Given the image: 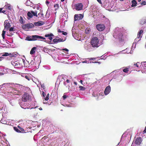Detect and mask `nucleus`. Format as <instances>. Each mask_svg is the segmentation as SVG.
<instances>
[{"instance_id":"nucleus-44","label":"nucleus","mask_w":146,"mask_h":146,"mask_svg":"<svg viewBox=\"0 0 146 146\" xmlns=\"http://www.w3.org/2000/svg\"><path fill=\"white\" fill-rule=\"evenodd\" d=\"M80 90H81L84 91L85 90V88L81 86L79 87Z\"/></svg>"},{"instance_id":"nucleus-53","label":"nucleus","mask_w":146,"mask_h":146,"mask_svg":"<svg viewBox=\"0 0 146 146\" xmlns=\"http://www.w3.org/2000/svg\"><path fill=\"white\" fill-rule=\"evenodd\" d=\"M1 12L7 15L8 14V12H6L5 11V10L2 11Z\"/></svg>"},{"instance_id":"nucleus-28","label":"nucleus","mask_w":146,"mask_h":146,"mask_svg":"<svg viewBox=\"0 0 146 146\" xmlns=\"http://www.w3.org/2000/svg\"><path fill=\"white\" fill-rule=\"evenodd\" d=\"M36 48L35 47L33 48L30 51V54H34L36 51Z\"/></svg>"},{"instance_id":"nucleus-14","label":"nucleus","mask_w":146,"mask_h":146,"mask_svg":"<svg viewBox=\"0 0 146 146\" xmlns=\"http://www.w3.org/2000/svg\"><path fill=\"white\" fill-rule=\"evenodd\" d=\"M66 81H65L64 82V85L67 87L69 86V84L71 82L70 78L66 76Z\"/></svg>"},{"instance_id":"nucleus-34","label":"nucleus","mask_w":146,"mask_h":146,"mask_svg":"<svg viewBox=\"0 0 146 146\" xmlns=\"http://www.w3.org/2000/svg\"><path fill=\"white\" fill-rule=\"evenodd\" d=\"M28 63H30V64L31 65H34L35 63L34 61L33 60H29V61H28Z\"/></svg>"},{"instance_id":"nucleus-58","label":"nucleus","mask_w":146,"mask_h":146,"mask_svg":"<svg viewBox=\"0 0 146 146\" xmlns=\"http://www.w3.org/2000/svg\"><path fill=\"white\" fill-rule=\"evenodd\" d=\"M108 1V0H105L104 2V5H105L106 6H108V4H107V3H106H106H107V1Z\"/></svg>"},{"instance_id":"nucleus-57","label":"nucleus","mask_w":146,"mask_h":146,"mask_svg":"<svg viewBox=\"0 0 146 146\" xmlns=\"http://www.w3.org/2000/svg\"><path fill=\"white\" fill-rule=\"evenodd\" d=\"M141 5H145L146 4V2L145 1H143L141 3Z\"/></svg>"},{"instance_id":"nucleus-46","label":"nucleus","mask_w":146,"mask_h":146,"mask_svg":"<svg viewBox=\"0 0 146 146\" xmlns=\"http://www.w3.org/2000/svg\"><path fill=\"white\" fill-rule=\"evenodd\" d=\"M20 22L22 24L23 23V18L21 17H20V19H19Z\"/></svg>"},{"instance_id":"nucleus-18","label":"nucleus","mask_w":146,"mask_h":146,"mask_svg":"<svg viewBox=\"0 0 146 146\" xmlns=\"http://www.w3.org/2000/svg\"><path fill=\"white\" fill-rule=\"evenodd\" d=\"M16 54H15L14 53L11 54V53H9L7 52H5L2 55L4 56H10L11 57H15L16 56Z\"/></svg>"},{"instance_id":"nucleus-40","label":"nucleus","mask_w":146,"mask_h":146,"mask_svg":"<svg viewBox=\"0 0 146 146\" xmlns=\"http://www.w3.org/2000/svg\"><path fill=\"white\" fill-rule=\"evenodd\" d=\"M14 130L16 131V132H18V133H20L21 132V131L17 127H14Z\"/></svg>"},{"instance_id":"nucleus-60","label":"nucleus","mask_w":146,"mask_h":146,"mask_svg":"<svg viewBox=\"0 0 146 146\" xmlns=\"http://www.w3.org/2000/svg\"><path fill=\"white\" fill-rule=\"evenodd\" d=\"M63 99L64 100H65L67 98V96L66 95L64 94V95H63Z\"/></svg>"},{"instance_id":"nucleus-17","label":"nucleus","mask_w":146,"mask_h":146,"mask_svg":"<svg viewBox=\"0 0 146 146\" xmlns=\"http://www.w3.org/2000/svg\"><path fill=\"white\" fill-rule=\"evenodd\" d=\"M111 87L110 86H107L105 89L104 93L106 95L108 94L110 92Z\"/></svg>"},{"instance_id":"nucleus-15","label":"nucleus","mask_w":146,"mask_h":146,"mask_svg":"<svg viewBox=\"0 0 146 146\" xmlns=\"http://www.w3.org/2000/svg\"><path fill=\"white\" fill-rule=\"evenodd\" d=\"M83 17V15L81 14H76L74 15V20L76 21L81 19Z\"/></svg>"},{"instance_id":"nucleus-9","label":"nucleus","mask_w":146,"mask_h":146,"mask_svg":"<svg viewBox=\"0 0 146 146\" xmlns=\"http://www.w3.org/2000/svg\"><path fill=\"white\" fill-rule=\"evenodd\" d=\"M29 96L27 93H25L23 96L22 101L23 102H27L29 99Z\"/></svg>"},{"instance_id":"nucleus-43","label":"nucleus","mask_w":146,"mask_h":146,"mask_svg":"<svg viewBox=\"0 0 146 146\" xmlns=\"http://www.w3.org/2000/svg\"><path fill=\"white\" fill-rule=\"evenodd\" d=\"M82 63H92V62L91 61H90L89 60H85L83 62H82Z\"/></svg>"},{"instance_id":"nucleus-64","label":"nucleus","mask_w":146,"mask_h":146,"mask_svg":"<svg viewBox=\"0 0 146 146\" xmlns=\"http://www.w3.org/2000/svg\"><path fill=\"white\" fill-rule=\"evenodd\" d=\"M56 6L57 7H58L59 6L58 4H55V5H54V7H56Z\"/></svg>"},{"instance_id":"nucleus-7","label":"nucleus","mask_w":146,"mask_h":146,"mask_svg":"<svg viewBox=\"0 0 146 146\" xmlns=\"http://www.w3.org/2000/svg\"><path fill=\"white\" fill-rule=\"evenodd\" d=\"M11 64L15 68H21L22 67V64L17 61L12 60L11 62Z\"/></svg>"},{"instance_id":"nucleus-19","label":"nucleus","mask_w":146,"mask_h":146,"mask_svg":"<svg viewBox=\"0 0 146 146\" xmlns=\"http://www.w3.org/2000/svg\"><path fill=\"white\" fill-rule=\"evenodd\" d=\"M19 104L21 107L23 109H26L27 108V106L26 105V103H25L24 102H19Z\"/></svg>"},{"instance_id":"nucleus-55","label":"nucleus","mask_w":146,"mask_h":146,"mask_svg":"<svg viewBox=\"0 0 146 146\" xmlns=\"http://www.w3.org/2000/svg\"><path fill=\"white\" fill-rule=\"evenodd\" d=\"M14 28L13 27H11L9 29V31L11 32V31H13L14 30Z\"/></svg>"},{"instance_id":"nucleus-52","label":"nucleus","mask_w":146,"mask_h":146,"mask_svg":"<svg viewBox=\"0 0 146 146\" xmlns=\"http://www.w3.org/2000/svg\"><path fill=\"white\" fill-rule=\"evenodd\" d=\"M13 33H12V32H11V33H7V35L9 36H11L12 35H13Z\"/></svg>"},{"instance_id":"nucleus-49","label":"nucleus","mask_w":146,"mask_h":146,"mask_svg":"<svg viewBox=\"0 0 146 146\" xmlns=\"http://www.w3.org/2000/svg\"><path fill=\"white\" fill-rule=\"evenodd\" d=\"M49 94L48 93L46 96V97L45 98H44V99L45 100H48V99H49L48 97H49Z\"/></svg>"},{"instance_id":"nucleus-2","label":"nucleus","mask_w":146,"mask_h":146,"mask_svg":"<svg viewBox=\"0 0 146 146\" xmlns=\"http://www.w3.org/2000/svg\"><path fill=\"white\" fill-rule=\"evenodd\" d=\"M123 34L121 29L117 28L115 29L113 36L116 39V41L120 42L123 38Z\"/></svg>"},{"instance_id":"nucleus-36","label":"nucleus","mask_w":146,"mask_h":146,"mask_svg":"<svg viewBox=\"0 0 146 146\" xmlns=\"http://www.w3.org/2000/svg\"><path fill=\"white\" fill-rule=\"evenodd\" d=\"M1 122L3 124H6L7 123V121L4 119H2L1 120Z\"/></svg>"},{"instance_id":"nucleus-50","label":"nucleus","mask_w":146,"mask_h":146,"mask_svg":"<svg viewBox=\"0 0 146 146\" xmlns=\"http://www.w3.org/2000/svg\"><path fill=\"white\" fill-rule=\"evenodd\" d=\"M53 42L54 43L58 42V38H55L53 40Z\"/></svg>"},{"instance_id":"nucleus-1","label":"nucleus","mask_w":146,"mask_h":146,"mask_svg":"<svg viewBox=\"0 0 146 146\" xmlns=\"http://www.w3.org/2000/svg\"><path fill=\"white\" fill-rule=\"evenodd\" d=\"M13 86V84L10 83L3 84L2 85L0 90L3 93L2 95L6 98L9 99L14 94H17L18 93L19 91L14 88Z\"/></svg>"},{"instance_id":"nucleus-48","label":"nucleus","mask_w":146,"mask_h":146,"mask_svg":"<svg viewBox=\"0 0 146 146\" xmlns=\"http://www.w3.org/2000/svg\"><path fill=\"white\" fill-rule=\"evenodd\" d=\"M136 46V44H135L134 43H133V45L132 46L131 50L133 49H134L135 47Z\"/></svg>"},{"instance_id":"nucleus-25","label":"nucleus","mask_w":146,"mask_h":146,"mask_svg":"<svg viewBox=\"0 0 146 146\" xmlns=\"http://www.w3.org/2000/svg\"><path fill=\"white\" fill-rule=\"evenodd\" d=\"M44 22L42 21H39L38 22L35 23V25L36 26H40L43 25L44 24Z\"/></svg>"},{"instance_id":"nucleus-16","label":"nucleus","mask_w":146,"mask_h":146,"mask_svg":"<svg viewBox=\"0 0 146 146\" xmlns=\"http://www.w3.org/2000/svg\"><path fill=\"white\" fill-rule=\"evenodd\" d=\"M142 67L141 68L142 69H143V70L142 71V72L146 73V62H142Z\"/></svg>"},{"instance_id":"nucleus-21","label":"nucleus","mask_w":146,"mask_h":146,"mask_svg":"<svg viewBox=\"0 0 146 146\" xmlns=\"http://www.w3.org/2000/svg\"><path fill=\"white\" fill-rule=\"evenodd\" d=\"M45 37H48V38L50 40H51L53 38L52 37L54 36V35L52 33H50V34H46L45 35Z\"/></svg>"},{"instance_id":"nucleus-41","label":"nucleus","mask_w":146,"mask_h":146,"mask_svg":"<svg viewBox=\"0 0 146 146\" xmlns=\"http://www.w3.org/2000/svg\"><path fill=\"white\" fill-rule=\"evenodd\" d=\"M129 49L127 48L126 50H122L121 52H122V53L125 54V53H128L129 52H129L127 51V50Z\"/></svg>"},{"instance_id":"nucleus-47","label":"nucleus","mask_w":146,"mask_h":146,"mask_svg":"<svg viewBox=\"0 0 146 146\" xmlns=\"http://www.w3.org/2000/svg\"><path fill=\"white\" fill-rule=\"evenodd\" d=\"M58 42H63L65 40H63V39L61 38H58Z\"/></svg>"},{"instance_id":"nucleus-56","label":"nucleus","mask_w":146,"mask_h":146,"mask_svg":"<svg viewBox=\"0 0 146 146\" xmlns=\"http://www.w3.org/2000/svg\"><path fill=\"white\" fill-rule=\"evenodd\" d=\"M27 74H21V76L22 77H26V76L27 75Z\"/></svg>"},{"instance_id":"nucleus-37","label":"nucleus","mask_w":146,"mask_h":146,"mask_svg":"<svg viewBox=\"0 0 146 146\" xmlns=\"http://www.w3.org/2000/svg\"><path fill=\"white\" fill-rule=\"evenodd\" d=\"M64 106H67L68 107H73L74 105L72 104H65L64 105H63Z\"/></svg>"},{"instance_id":"nucleus-29","label":"nucleus","mask_w":146,"mask_h":146,"mask_svg":"<svg viewBox=\"0 0 146 146\" xmlns=\"http://www.w3.org/2000/svg\"><path fill=\"white\" fill-rule=\"evenodd\" d=\"M146 23V19H142L140 21V23L141 24H143Z\"/></svg>"},{"instance_id":"nucleus-4","label":"nucleus","mask_w":146,"mask_h":146,"mask_svg":"<svg viewBox=\"0 0 146 146\" xmlns=\"http://www.w3.org/2000/svg\"><path fill=\"white\" fill-rule=\"evenodd\" d=\"M38 39L44 40L45 39V38L39 35H35L32 36H28L27 37L26 40L29 41H33L36 40Z\"/></svg>"},{"instance_id":"nucleus-62","label":"nucleus","mask_w":146,"mask_h":146,"mask_svg":"<svg viewBox=\"0 0 146 146\" xmlns=\"http://www.w3.org/2000/svg\"><path fill=\"white\" fill-rule=\"evenodd\" d=\"M96 59V58H89V60H95Z\"/></svg>"},{"instance_id":"nucleus-35","label":"nucleus","mask_w":146,"mask_h":146,"mask_svg":"<svg viewBox=\"0 0 146 146\" xmlns=\"http://www.w3.org/2000/svg\"><path fill=\"white\" fill-rule=\"evenodd\" d=\"M141 40V38H138L137 36V38L135 40L134 42V43L136 44V43L138 42Z\"/></svg>"},{"instance_id":"nucleus-32","label":"nucleus","mask_w":146,"mask_h":146,"mask_svg":"<svg viewBox=\"0 0 146 146\" xmlns=\"http://www.w3.org/2000/svg\"><path fill=\"white\" fill-rule=\"evenodd\" d=\"M58 32L59 33H62V34L64 35H67V33L64 32V31H61L60 29H58Z\"/></svg>"},{"instance_id":"nucleus-10","label":"nucleus","mask_w":146,"mask_h":146,"mask_svg":"<svg viewBox=\"0 0 146 146\" xmlns=\"http://www.w3.org/2000/svg\"><path fill=\"white\" fill-rule=\"evenodd\" d=\"M4 26L5 29H6V30H8L9 29L11 26V25L8 20H6L5 21L4 23Z\"/></svg>"},{"instance_id":"nucleus-23","label":"nucleus","mask_w":146,"mask_h":146,"mask_svg":"<svg viewBox=\"0 0 146 146\" xmlns=\"http://www.w3.org/2000/svg\"><path fill=\"white\" fill-rule=\"evenodd\" d=\"M2 111V114L3 116V113H6L7 111V109L5 106H3L0 109Z\"/></svg>"},{"instance_id":"nucleus-33","label":"nucleus","mask_w":146,"mask_h":146,"mask_svg":"<svg viewBox=\"0 0 146 146\" xmlns=\"http://www.w3.org/2000/svg\"><path fill=\"white\" fill-rule=\"evenodd\" d=\"M5 29L3 30L2 34V37L3 39H5V34L6 32V31H5Z\"/></svg>"},{"instance_id":"nucleus-39","label":"nucleus","mask_w":146,"mask_h":146,"mask_svg":"<svg viewBox=\"0 0 146 146\" xmlns=\"http://www.w3.org/2000/svg\"><path fill=\"white\" fill-rule=\"evenodd\" d=\"M62 50L63 51L65 50L66 51V52H65L66 55L68 54V52L69 51V50L68 49L66 48H64L62 49Z\"/></svg>"},{"instance_id":"nucleus-31","label":"nucleus","mask_w":146,"mask_h":146,"mask_svg":"<svg viewBox=\"0 0 146 146\" xmlns=\"http://www.w3.org/2000/svg\"><path fill=\"white\" fill-rule=\"evenodd\" d=\"M75 30V28L74 27H73L72 30V36L74 37V35L76 33Z\"/></svg>"},{"instance_id":"nucleus-38","label":"nucleus","mask_w":146,"mask_h":146,"mask_svg":"<svg viewBox=\"0 0 146 146\" xmlns=\"http://www.w3.org/2000/svg\"><path fill=\"white\" fill-rule=\"evenodd\" d=\"M25 78L28 80H30L31 79V77L30 76V75L27 74L26 75V77Z\"/></svg>"},{"instance_id":"nucleus-3","label":"nucleus","mask_w":146,"mask_h":146,"mask_svg":"<svg viewBox=\"0 0 146 146\" xmlns=\"http://www.w3.org/2000/svg\"><path fill=\"white\" fill-rule=\"evenodd\" d=\"M91 44L93 47H98L102 44V43L99 42V40L98 37H93L91 40Z\"/></svg>"},{"instance_id":"nucleus-5","label":"nucleus","mask_w":146,"mask_h":146,"mask_svg":"<svg viewBox=\"0 0 146 146\" xmlns=\"http://www.w3.org/2000/svg\"><path fill=\"white\" fill-rule=\"evenodd\" d=\"M66 79V76L65 75H61L58 77L57 79V82H59V84H64V82Z\"/></svg>"},{"instance_id":"nucleus-27","label":"nucleus","mask_w":146,"mask_h":146,"mask_svg":"<svg viewBox=\"0 0 146 146\" xmlns=\"http://www.w3.org/2000/svg\"><path fill=\"white\" fill-rule=\"evenodd\" d=\"M134 67H142V63L141 64L139 62H137L136 64H134Z\"/></svg>"},{"instance_id":"nucleus-51","label":"nucleus","mask_w":146,"mask_h":146,"mask_svg":"<svg viewBox=\"0 0 146 146\" xmlns=\"http://www.w3.org/2000/svg\"><path fill=\"white\" fill-rule=\"evenodd\" d=\"M4 105L3 104L2 102H1L0 101V109L2 107L4 106Z\"/></svg>"},{"instance_id":"nucleus-22","label":"nucleus","mask_w":146,"mask_h":146,"mask_svg":"<svg viewBox=\"0 0 146 146\" xmlns=\"http://www.w3.org/2000/svg\"><path fill=\"white\" fill-rule=\"evenodd\" d=\"M25 4L27 6H30L32 7L33 6V4L32 2L30 1V0H27Z\"/></svg>"},{"instance_id":"nucleus-59","label":"nucleus","mask_w":146,"mask_h":146,"mask_svg":"<svg viewBox=\"0 0 146 146\" xmlns=\"http://www.w3.org/2000/svg\"><path fill=\"white\" fill-rule=\"evenodd\" d=\"M42 95L43 97H44L45 95H46V93H45V92H42Z\"/></svg>"},{"instance_id":"nucleus-30","label":"nucleus","mask_w":146,"mask_h":146,"mask_svg":"<svg viewBox=\"0 0 146 146\" xmlns=\"http://www.w3.org/2000/svg\"><path fill=\"white\" fill-rule=\"evenodd\" d=\"M132 3L131 6L133 7L136 5L137 2L135 0H133L132 1Z\"/></svg>"},{"instance_id":"nucleus-20","label":"nucleus","mask_w":146,"mask_h":146,"mask_svg":"<svg viewBox=\"0 0 146 146\" xmlns=\"http://www.w3.org/2000/svg\"><path fill=\"white\" fill-rule=\"evenodd\" d=\"M141 141V139L140 137H137L135 141V143L136 145H140Z\"/></svg>"},{"instance_id":"nucleus-42","label":"nucleus","mask_w":146,"mask_h":146,"mask_svg":"<svg viewBox=\"0 0 146 146\" xmlns=\"http://www.w3.org/2000/svg\"><path fill=\"white\" fill-rule=\"evenodd\" d=\"M121 70H123V71L125 73H127L129 71V69L128 68H125L123 70L121 69Z\"/></svg>"},{"instance_id":"nucleus-11","label":"nucleus","mask_w":146,"mask_h":146,"mask_svg":"<svg viewBox=\"0 0 146 146\" xmlns=\"http://www.w3.org/2000/svg\"><path fill=\"white\" fill-rule=\"evenodd\" d=\"M33 25L31 24H25L22 26V28L25 30H27L33 27Z\"/></svg>"},{"instance_id":"nucleus-45","label":"nucleus","mask_w":146,"mask_h":146,"mask_svg":"<svg viewBox=\"0 0 146 146\" xmlns=\"http://www.w3.org/2000/svg\"><path fill=\"white\" fill-rule=\"evenodd\" d=\"M44 67L46 69L49 70L50 69V67L49 66H44Z\"/></svg>"},{"instance_id":"nucleus-26","label":"nucleus","mask_w":146,"mask_h":146,"mask_svg":"<svg viewBox=\"0 0 146 146\" xmlns=\"http://www.w3.org/2000/svg\"><path fill=\"white\" fill-rule=\"evenodd\" d=\"M4 7L6 9H7L10 10H11L12 9L11 7V5L10 4H7L5 5L4 6Z\"/></svg>"},{"instance_id":"nucleus-12","label":"nucleus","mask_w":146,"mask_h":146,"mask_svg":"<svg viewBox=\"0 0 146 146\" xmlns=\"http://www.w3.org/2000/svg\"><path fill=\"white\" fill-rule=\"evenodd\" d=\"M84 48L89 51H91L93 50V47L89 44H86L84 45Z\"/></svg>"},{"instance_id":"nucleus-13","label":"nucleus","mask_w":146,"mask_h":146,"mask_svg":"<svg viewBox=\"0 0 146 146\" xmlns=\"http://www.w3.org/2000/svg\"><path fill=\"white\" fill-rule=\"evenodd\" d=\"M96 28L99 31H102L104 30L105 29V26L103 24H99L96 25Z\"/></svg>"},{"instance_id":"nucleus-24","label":"nucleus","mask_w":146,"mask_h":146,"mask_svg":"<svg viewBox=\"0 0 146 146\" xmlns=\"http://www.w3.org/2000/svg\"><path fill=\"white\" fill-rule=\"evenodd\" d=\"M143 32V30H141L138 32L137 35L138 38H141L142 37Z\"/></svg>"},{"instance_id":"nucleus-54","label":"nucleus","mask_w":146,"mask_h":146,"mask_svg":"<svg viewBox=\"0 0 146 146\" xmlns=\"http://www.w3.org/2000/svg\"><path fill=\"white\" fill-rule=\"evenodd\" d=\"M18 127L19 129V130H21V131H24V129H23L21 127H20L19 126H18Z\"/></svg>"},{"instance_id":"nucleus-63","label":"nucleus","mask_w":146,"mask_h":146,"mask_svg":"<svg viewBox=\"0 0 146 146\" xmlns=\"http://www.w3.org/2000/svg\"><path fill=\"white\" fill-rule=\"evenodd\" d=\"M42 15V16H43V13H41V12H40V13H38V15Z\"/></svg>"},{"instance_id":"nucleus-8","label":"nucleus","mask_w":146,"mask_h":146,"mask_svg":"<svg viewBox=\"0 0 146 146\" xmlns=\"http://www.w3.org/2000/svg\"><path fill=\"white\" fill-rule=\"evenodd\" d=\"M37 12L36 11H31L28 13L27 15L30 18L32 17L33 16H36V17H37L38 15H37Z\"/></svg>"},{"instance_id":"nucleus-61","label":"nucleus","mask_w":146,"mask_h":146,"mask_svg":"<svg viewBox=\"0 0 146 146\" xmlns=\"http://www.w3.org/2000/svg\"><path fill=\"white\" fill-rule=\"evenodd\" d=\"M92 63H98L99 64H101V62H92Z\"/></svg>"},{"instance_id":"nucleus-6","label":"nucleus","mask_w":146,"mask_h":146,"mask_svg":"<svg viewBox=\"0 0 146 146\" xmlns=\"http://www.w3.org/2000/svg\"><path fill=\"white\" fill-rule=\"evenodd\" d=\"M72 7L73 9H75L77 11H80L82 9L83 5L82 3H78L72 5Z\"/></svg>"}]
</instances>
